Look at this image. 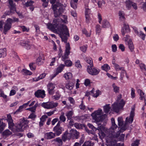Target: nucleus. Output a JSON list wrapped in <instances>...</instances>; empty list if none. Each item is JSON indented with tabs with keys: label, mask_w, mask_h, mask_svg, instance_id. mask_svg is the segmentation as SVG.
I'll use <instances>...</instances> for the list:
<instances>
[{
	"label": "nucleus",
	"mask_w": 146,
	"mask_h": 146,
	"mask_svg": "<svg viewBox=\"0 0 146 146\" xmlns=\"http://www.w3.org/2000/svg\"><path fill=\"white\" fill-rule=\"evenodd\" d=\"M93 143L91 141H87L84 143L82 146H93Z\"/></svg>",
	"instance_id": "a18cd8bd"
},
{
	"label": "nucleus",
	"mask_w": 146,
	"mask_h": 146,
	"mask_svg": "<svg viewBox=\"0 0 146 146\" xmlns=\"http://www.w3.org/2000/svg\"><path fill=\"white\" fill-rule=\"evenodd\" d=\"M98 127L96 128L97 130H98L99 131H101L102 129H104V127L101 124L98 123H97Z\"/></svg>",
	"instance_id": "49530a36"
},
{
	"label": "nucleus",
	"mask_w": 146,
	"mask_h": 146,
	"mask_svg": "<svg viewBox=\"0 0 146 146\" xmlns=\"http://www.w3.org/2000/svg\"><path fill=\"white\" fill-rule=\"evenodd\" d=\"M112 51L113 52H116L117 50V46L116 44H113L111 46Z\"/></svg>",
	"instance_id": "680f3d73"
},
{
	"label": "nucleus",
	"mask_w": 146,
	"mask_h": 146,
	"mask_svg": "<svg viewBox=\"0 0 146 146\" xmlns=\"http://www.w3.org/2000/svg\"><path fill=\"white\" fill-rule=\"evenodd\" d=\"M117 120L118 123V125L119 126H121L123 124V118L122 117H119L117 119Z\"/></svg>",
	"instance_id": "c03bdc74"
},
{
	"label": "nucleus",
	"mask_w": 146,
	"mask_h": 146,
	"mask_svg": "<svg viewBox=\"0 0 146 146\" xmlns=\"http://www.w3.org/2000/svg\"><path fill=\"white\" fill-rule=\"evenodd\" d=\"M119 16L121 20H123L125 19V14L123 11H120L119 13Z\"/></svg>",
	"instance_id": "f704fd0d"
},
{
	"label": "nucleus",
	"mask_w": 146,
	"mask_h": 146,
	"mask_svg": "<svg viewBox=\"0 0 146 146\" xmlns=\"http://www.w3.org/2000/svg\"><path fill=\"white\" fill-rule=\"evenodd\" d=\"M112 125L111 127L109 129L106 130V133H107V141L108 142L110 141V138L114 139H117L120 136V132L117 131L115 132V129L117 126L116 125L114 119L113 118L111 119Z\"/></svg>",
	"instance_id": "f03ea898"
},
{
	"label": "nucleus",
	"mask_w": 146,
	"mask_h": 146,
	"mask_svg": "<svg viewBox=\"0 0 146 146\" xmlns=\"http://www.w3.org/2000/svg\"><path fill=\"white\" fill-rule=\"evenodd\" d=\"M90 15L86 14L85 15V18L86 19V22L87 23H88L90 22L91 20V18L90 16Z\"/></svg>",
	"instance_id": "09e8293b"
},
{
	"label": "nucleus",
	"mask_w": 146,
	"mask_h": 146,
	"mask_svg": "<svg viewBox=\"0 0 146 146\" xmlns=\"http://www.w3.org/2000/svg\"><path fill=\"white\" fill-rule=\"evenodd\" d=\"M73 114V112L71 111H70L67 112L66 114V116L67 117L68 119H71Z\"/></svg>",
	"instance_id": "2f4dec72"
},
{
	"label": "nucleus",
	"mask_w": 146,
	"mask_h": 146,
	"mask_svg": "<svg viewBox=\"0 0 146 146\" xmlns=\"http://www.w3.org/2000/svg\"><path fill=\"white\" fill-rule=\"evenodd\" d=\"M114 67L115 70L117 71H121L124 69V67L120 66L119 64H115Z\"/></svg>",
	"instance_id": "58836bf2"
},
{
	"label": "nucleus",
	"mask_w": 146,
	"mask_h": 146,
	"mask_svg": "<svg viewBox=\"0 0 146 146\" xmlns=\"http://www.w3.org/2000/svg\"><path fill=\"white\" fill-rule=\"evenodd\" d=\"M70 4L71 7L74 9H75L77 8V3L70 1Z\"/></svg>",
	"instance_id": "603ef678"
},
{
	"label": "nucleus",
	"mask_w": 146,
	"mask_h": 146,
	"mask_svg": "<svg viewBox=\"0 0 146 146\" xmlns=\"http://www.w3.org/2000/svg\"><path fill=\"white\" fill-rule=\"evenodd\" d=\"M45 137L47 139H50L54 138L55 136V134L52 132L47 133L45 134Z\"/></svg>",
	"instance_id": "5701e85b"
},
{
	"label": "nucleus",
	"mask_w": 146,
	"mask_h": 146,
	"mask_svg": "<svg viewBox=\"0 0 146 146\" xmlns=\"http://www.w3.org/2000/svg\"><path fill=\"white\" fill-rule=\"evenodd\" d=\"M125 104L123 100H121L120 101V102L118 101V103L115 102L112 105V109L114 111L117 113L119 112V109L123 107Z\"/></svg>",
	"instance_id": "0eeeda50"
},
{
	"label": "nucleus",
	"mask_w": 146,
	"mask_h": 146,
	"mask_svg": "<svg viewBox=\"0 0 146 146\" xmlns=\"http://www.w3.org/2000/svg\"><path fill=\"white\" fill-rule=\"evenodd\" d=\"M74 83L70 82H68L66 84V88L68 89L69 90H72L74 86Z\"/></svg>",
	"instance_id": "b1692460"
},
{
	"label": "nucleus",
	"mask_w": 146,
	"mask_h": 146,
	"mask_svg": "<svg viewBox=\"0 0 146 146\" xmlns=\"http://www.w3.org/2000/svg\"><path fill=\"white\" fill-rule=\"evenodd\" d=\"M12 133L9 130L7 129L4 131L2 133L3 136L4 137L6 138L8 136L11 135Z\"/></svg>",
	"instance_id": "bb28decb"
},
{
	"label": "nucleus",
	"mask_w": 146,
	"mask_h": 146,
	"mask_svg": "<svg viewBox=\"0 0 146 146\" xmlns=\"http://www.w3.org/2000/svg\"><path fill=\"white\" fill-rule=\"evenodd\" d=\"M38 106V103H36L33 107L30 108V111L32 112H35L36 110V108Z\"/></svg>",
	"instance_id": "3c124183"
},
{
	"label": "nucleus",
	"mask_w": 146,
	"mask_h": 146,
	"mask_svg": "<svg viewBox=\"0 0 146 146\" xmlns=\"http://www.w3.org/2000/svg\"><path fill=\"white\" fill-rule=\"evenodd\" d=\"M54 16L56 17L60 16L64 12V9L60 3H57L52 5Z\"/></svg>",
	"instance_id": "39448f33"
},
{
	"label": "nucleus",
	"mask_w": 146,
	"mask_h": 146,
	"mask_svg": "<svg viewBox=\"0 0 146 146\" xmlns=\"http://www.w3.org/2000/svg\"><path fill=\"white\" fill-rule=\"evenodd\" d=\"M110 104H107L104 107V110L105 113H108L110 111L111 108Z\"/></svg>",
	"instance_id": "72a5a7b5"
},
{
	"label": "nucleus",
	"mask_w": 146,
	"mask_h": 146,
	"mask_svg": "<svg viewBox=\"0 0 146 146\" xmlns=\"http://www.w3.org/2000/svg\"><path fill=\"white\" fill-rule=\"evenodd\" d=\"M7 122L8 123L9 128L14 132H17L16 129V124L14 125L13 120Z\"/></svg>",
	"instance_id": "f3484780"
},
{
	"label": "nucleus",
	"mask_w": 146,
	"mask_h": 146,
	"mask_svg": "<svg viewBox=\"0 0 146 146\" xmlns=\"http://www.w3.org/2000/svg\"><path fill=\"white\" fill-rule=\"evenodd\" d=\"M64 77L66 80H68L72 78V75L71 73L68 72L65 74L64 75Z\"/></svg>",
	"instance_id": "7c9ffc66"
},
{
	"label": "nucleus",
	"mask_w": 146,
	"mask_h": 146,
	"mask_svg": "<svg viewBox=\"0 0 146 146\" xmlns=\"http://www.w3.org/2000/svg\"><path fill=\"white\" fill-rule=\"evenodd\" d=\"M48 116L46 115H42L40 118V121L42 122H44L46 120V119L47 118Z\"/></svg>",
	"instance_id": "052dcab7"
},
{
	"label": "nucleus",
	"mask_w": 146,
	"mask_h": 146,
	"mask_svg": "<svg viewBox=\"0 0 146 146\" xmlns=\"http://www.w3.org/2000/svg\"><path fill=\"white\" fill-rule=\"evenodd\" d=\"M53 141L56 142V143L58 146H61L62 145V139L60 137L56 138L53 140Z\"/></svg>",
	"instance_id": "393cba45"
},
{
	"label": "nucleus",
	"mask_w": 146,
	"mask_h": 146,
	"mask_svg": "<svg viewBox=\"0 0 146 146\" xmlns=\"http://www.w3.org/2000/svg\"><path fill=\"white\" fill-rule=\"evenodd\" d=\"M135 90L133 88H132L131 89V98H133L135 97Z\"/></svg>",
	"instance_id": "bf43d9fd"
},
{
	"label": "nucleus",
	"mask_w": 146,
	"mask_h": 146,
	"mask_svg": "<svg viewBox=\"0 0 146 146\" xmlns=\"http://www.w3.org/2000/svg\"><path fill=\"white\" fill-rule=\"evenodd\" d=\"M88 125L90 128L92 129L93 131H96L97 130L96 128L94 126L92 125L89 123L88 124Z\"/></svg>",
	"instance_id": "e2e57ef3"
},
{
	"label": "nucleus",
	"mask_w": 146,
	"mask_h": 146,
	"mask_svg": "<svg viewBox=\"0 0 146 146\" xmlns=\"http://www.w3.org/2000/svg\"><path fill=\"white\" fill-rule=\"evenodd\" d=\"M63 128L62 127H55L53 128V131L55 132L54 133L57 136H59L62 133Z\"/></svg>",
	"instance_id": "aec40b11"
},
{
	"label": "nucleus",
	"mask_w": 146,
	"mask_h": 146,
	"mask_svg": "<svg viewBox=\"0 0 146 146\" xmlns=\"http://www.w3.org/2000/svg\"><path fill=\"white\" fill-rule=\"evenodd\" d=\"M70 44H67L66 46V50L65 53L64 55L62 56V60L63 61H65V60L68 57V56L70 54Z\"/></svg>",
	"instance_id": "4468645a"
},
{
	"label": "nucleus",
	"mask_w": 146,
	"mask_h": 146,
	"mask_svg": "<svg viewBox=\"0 0 146 146\" xmlns=\"http://www.w3.org/2000/svg\"><path fill=\"white\" fill-rule=\"evenodd\" d=\"M87 48V45L82 46L80 48V50L84 52H86Z\"/></svg>",
	"instance_id": "6e6d98bb"
},
{
	"label": "nucleus",
	"mask_w": 146,
	"mask_h": 146,
	"mask_svg": "<svg viewBox=\"0 0 146 146\" xmlns=\"http://www.w3.org/2000/svg\"><path fill=\"white\" fill-rule=\"evenodd\" d=\"M34 3V2L31 0H29L27 1L25 3L26 6L28 7L32 5Z\"/></svg>",
	"instance_id": "de8ad7c7"
},
{
	"label": "nucleus",
	"mask_w": 146,
	"mask_h": 146,
	"mask_svg": "<svg viewBox=\"0 0 146 146\" xmlns=\"http://www.w3.org/2000/svg\"><path fill=\"white\" fill-rule=\"evenodd\" d=\"M73 132L74 133V135L75 138L77 139L78 138L79 135V132L77 131L76 130H74Z\"/></svg>",
	"instance_id": "13d9d810"
},
{
	"label": "nucleus",
	"mask_w": 146,
	"mask_h": 146,
	"mask_svg": "<svg viewBox=\"0 0 146 146\" xmlns=\"http://www.w3.org/2000/svg\"><path fill=\"white\" fill-rule=\"evenodd\" d=\"M72 64H61L59 67L57 68L56 73L53 75L52 77L51 78V80L55 77L59 73H60L63 70L64 66L67 67H70Z\"/></svg>",
	"instance_id": "9d476101"
},
{
	"label": "nucleus",
	"mask_w": 146,
	"mask_h": 146,
	"mask_svg": "<svg viewBox=\"0 0 146 146\" xmlns=\"http://www.w3.org/2000/svg\"><path fill=\"white\" fill-rule=\"evenodd\" d=\"M64 20L60 18L54 19L52 24L48 23L47 24V28L54 33L58 32L62 41L65 43L67 42L69 36L68 30L64 25L67 22V17L63 16Z\"/></svg>",
	"instance_id": "f257e3e1"
},
{
	"label": "nucleus",
	"mask_w": 146,
	"mask_h": 146,
	"mask_svg": "<svg viewBox=\"0 0 146 146\" xmlns=\"http://www.w3.org/2000/svg\"><path fill=\"white\" fill-rule=\"evenodd\" d=\"M82 33L83 34L85 35L86 36H90L91 35L90 32L88 33L87 31L85 29H84L82 30Z\"/></svg>",
	"instance_id": "5fc2aeb1"
},
{
	"label": "nucleus",
	"mask_w": 146,
	"mask_h": 146,
	"mask_svg": "<svg viewBox=\"0 0 146 146\" xmlns=\"http://www.w3.org/2000/svg\"><path fill=\"white\" fill-rule=\"evenodd\" d=\"M35 95L37 98H43L45 96V91L43 90H38L35 92Z\"/></svg>",
	"instance_id": "ddd939ff"
},
{
	"label": "nucleus",
	"mask_w": 146,
	"mask_h": 146,
	"mask_svg": "<svg viewBox=\"0 0 146 146\" xmlns=\"http://www.w3.org/2000/svg\"><path fill=\"white\" fill-rule=\"evenodd\" d=\"M20 44L22 46H25L27 49H29L32 46V45L28 40L20 42Z\"/></svg>",
	"instance_id": "dca6fc26"
},
{
	"label": "nucleus",
	"mask_w": 146,
	"mask_h": 146,
	"mask_svg": "<svg viewBox=\"0 0 146 146\" xmlns=\"http://www.w3.org/2000/svg\"><path fill=\"white\" fill-rule=\"evenodd\" d=\"M135 108H132L130 112V115L129 117H127L126 118L125 122H128L129 123H131L133 121V118L135 116Z\"/></svg>",
	"instance_id": "9b49d317"
},
{
	"label": "nucleus",
	"mask_w": 146,
	"mask_h": 146,
	"mask_svg": "<svg viewBox=\"0 0 146 146\" xmlns=\"http://www.w3.org/2000/svg\"><path fill=\"white\" fill-rule=\"evenodd\" d=\"M61 96V95L58 92H56L55 95L53 96L52 98L53 99L55 100H58L60 98Z\"/></svg>",
	"instance_id": "4c0bfd02"
},
{
	"label": "nucleus",
	"mask_w": 146,
	"mask_h": 146,
	"mask_svg": "<svg viewBox=\"0 0 146 146\" xmlns=\"http://www.w3.org/2000/svg\"><path fill=\"white\" fill-rule=\"evenodd\" d=\"M13 20L11 18H8L5 22L3 29V33L5 35L7 33L11 27Z\"/></svg>",
	"instance_id": "6e6552de"
},
{
	"label": "nucleus",
	"mask_w": 146,
	"mask_h": 146,
	"mask_svg": "<svg viewBox=\"0 0 146 146\" xmlns=\"http://www.w3.org/2000/svg\"><path fill=\"white\" fill-rule=\"evenodd\" d=\"M85 60L86 62L88 64H93L92 58L90 57H86Z\"/></svg>",
	"instance_id": "37998d69"
},
{
	"label": "nucleus",
	"mask_w": 146,
	"mask_h": 146,
	"mask_svg": "<svg viewBox=\"0 0 146 146\" xmlns=\"http://www.w3.org/2000/svg\"><path fill=\"white\" fill-rule=\"evenodd\" d=\"M55 88V85L51 83H49L47 85V88L48 93L52 95L54 92V89Z\"/></svg>",
	"instance_id": "f8f14e48"
},
{
	"label": "nucleus",
	"mask_w": 146,
	"mask_h": 146,
	"mask_svg": "<svg viewBox=\"0 0 146 146\" xmlns=\"http://www.w3.org/2000/svg\"><path fill=\"white\" fill-rule=\"evenodd\" d=\"M87 71L90 74L96 76L99 74L100 70L95 67L93 64H89L87 67Z\"/></svg>",
	"instance_id": "423d86ee"
},
{
	"label": "nucleus",
	"mask_w": 146,
	"mask_h": 146,
	"mask_svg": "<svg viewBox=\"0 0 146 146\" xmlns=\"http://www.w3.org/2000/svg\"><path fill=\"white\" fill-rule=\"evenodd\" d=\"M102 111L101 109H99L92 113L91 115L93 119L97 122L101 121L103 120L107 117V114L102 115Z\"/></svg>",
	"instance_id": "7ed1b4c3"
},
{
	"label": "nucleus",
	"mask_w": 146,
	"mask_h": 146,
	"mask_svg": "<svg viewBox=\"0 0 146 146\" xmlns=\"http://www.w3.org/2000/svg\"><path fill=\"white\" fill-rule=\"evenodd\" d=\"M101 68L102 70H105L106 72L108 71L110 68V66L108 64H104L102 66Z\"/></svg>",
	"instance_id": "c9c22d12"
},
{
	"label": "nucleus",
	"mask_w": 146,
	"mask_h": 146,
	"mask_svg": "<svg viewBox=\"0 0 146 146\" xmlns=\"http://www.w3.org/2000/svg\"><path fill=\"white\" fill-rule=\"evenodd\" d=\"M126 3L127 7L129 9H130L131 7H133L135 9H137V6L136 3H133L132 2L130 1H126Z\"/></svg>",
	"instance_id": "6ab92c4d"
},
{
	"label": "nucleus",
	"mask_w": 146,
	"mask_h": 146,
	"mask_svg": "<svg viewBox=\"0 0 146 146\" xmlns=\"http://www.w3.org/2000/svg\"><path fill=\"white\" fill-rule=\"evenodd\" d=\"M90 80L88 79H87L85 80L84 82V84L86 86H88L90 85Z\"/></svg>",
	"instance_id": "69168bd1"
},
{
	"label": "nucleus",
	"mask_w": 146,
	"mask_h": 146,
	"mask_svg": "<svg viewBox=\"0 0 146 146\" xmlns=\"http://www.w3.org/2000/svg\"><path fill=\"white\" fill-rule=\"evenodd\" d=\"M6 54L5 48L0 49V58L5 57L6 56Z\"/></svg>",
	"instance_id": "cd10ccee"
},
{
	"label": "nucleus",
	"mask_w": 146,
	"mask_h": 146,
	"mask_svg": "<svg viewBox=\"0 0 146 146\" xmlns=\"http://www.w3.org/2000/svg\"><path fill=\"white\" fill-rule=\"evenodd\" d=\"M22 72L23 74L25 75H30L32 74V72L26 69H23Z\"/></svg>",
	"instance_id": "473e14b6"
},
{
	"label": "nucleus",
	"mask_w": 146,
	"mask_h": 146,
	"mask_svg": "<svg viewBox=\"0 0 146 146\" xmlns=\"http://www.w3.org/2000/svg\"><path fill=\"white\" fill-rule=\"evenodd\" d=\"M109 23L106 20H103L102 25V27L103 28H107L110 27Z\"/></svg>",
	"instance_id": "a878e982"
},
{
	"label": "nucleus",
	"mask_w": 146,
	"mask_h": 146,
	"mask_svg": "<svg viewBox=\"0 0 146 146\" xmlns=\"http://www.w3.org/2000/svg\"><path fill=\"white\" fill-rule=\"evenodd\" d=\"M125 42L126 44H127L130 50L132 52L134 49V46L131 40H128V39L126 38L125 39Z\"/></svg>",
	"instance_id": "4be33fe9"
},
{
	"label": "nucleus",
	"mask_w": 146,
	"mask_h": 146,
	"mask_svg": "<svg viewBox=\"0 0 146 146\" xmlns=\"http://www.w3.org/2000/svg\"><path fill=\"white\" fill-rule=\"evenodd\" d=\"M36 63L38 64L44 63V57L42 52L40 53L39 56L36 60Z\"/></svg>",
	"instance_id": "a211bd4d"
},
{
	"label": "nucleus",
	"mask_w": 146,
	"mask_h": 146,
	"mask_svg": "<svg viewBox=\"0 0 146 146\" xmlns=\"http://www.w3.org/2000/svg\"><path fill=\"white\" fill-rule=\"evenodd\" d=\"M42 1L43 2L42 3V5L44 7H46L48 4L49 2L48 0H42Z\"/></svg>",
	"instance_id": "864d4df0"
},
{
	"label": "nucleus",
	"mask_w": 146,
	"mask_h": 146,
	"mask_svg": "<svg viewBox=\"0 0 146 146\" xmlns=\"http://www.w3.org/2000/svg\"><path fill=\"white\" fill-rule=\"evenodd\" d=\"M58 105V103L54 102H47L43 103L42 104V106L47 109H50L56 107Z\"/></svg>",
	"instance_id": "1a4fd4ad"
},
{
	"label": "nucleus",
	"mask_w": 146,
	"mask_h": 146,
	"mask_svg": "<svg viewBox=\"0 0 146 146\" xmlns=\"http://www.w3.org/2000/svg\"><path fill=\"white\" fill-rule=\"evenodd\" d=\"M139 140H136L131 144V146H138L139 144Z\"/></svg>",
	"instance_id": "8fccbe9b"
},
{
	"label": "nucleus",
	"mask_w": 146,
	"mask_h": 146,
	"mask_svg": "<svg viewBox=\"0 0 146 146\" xmlns=\"http://www.w3.org/2000/svg\"><path fill=\"white\" fill-rule=\"evenodd\" d=\"M29 122V121L25 118L20 119L19 123L16 124V129L17 132L23 131L28 128Z\"/></svg>",
	"instance_id": "20e7f679"
},
{
	"label": "nucleus",
	"mask_w": 146,
	"mask_h": 146,
	"mask_svg": "<svg viewBox=\"0 0 146 146\" xmlns=\"http://www.w3.org/2000/svg\"><path fill=\"white\" fill-rule=\"evenodd\" d=\"M96 28L97 33H99L100 32L101 30V28L100 26V25H97L96 26Z\"/></svg>",
	"instance_id": "0e129e2a"
},
{
	"label": "nucleus",
	"mask_w": 146,
	"mask_h": 146,
	"mask_svg": "<svg viewBox=\"0 0 146 146\" xmlns=\"http://www.w3.org/2000/svg\"><path fill=\"white\" fill-rule=\"evenodd\" d=\"M9 7L11 12L14 13L16 11V5L13 2V0H8Z\"/></svg>",
	"instance_id": "2eb2a0df"
},
{
	"label": "nucleus",
	"mask_w": 146,
	"mask_h": 146,
	"mask_svg": "<svg viewBox=\"0 0 146 146\" xmlns=\"http://www.w3.org/2000/svg\"><path fill=\"white\" fill-rule=\"evenodd\" d=\"M95 89L93 88L92 90H91L90 92H87L86 93V94L85 96H88L91 94H93L94 92Z\"/></svg>",
	"instance_id": "4d7b16f0"
},
{
	"label": "nucleus",
	"mask_w": 146,
	"mask_h": 146,
	"mask_svg": "<svg viewBox=\"0 0 146 146\" xmlns=\"http://www.w3.org/2000/svg\"><path fill=\"white\" fill-rule=\"evenodd\" d=\"M138 93L139 94L140 97L139 99L141 100H144L145 99V94L141 90H139L138 91Z\"/></svg>",
	"instance_id": "c85d7f7f"
},
{
	"label": "nucleus",
	"mask_w": 146,
	"mask_h": 146,
	"mask_svg": "<svg viewBox=\"0 0 146 146\" xmlns=\"http://www.w3.org/2000/svg\"><path fill=\"white\" fill-rule=\"evenodd\" d=\"M112 86L113 88L114 91L115 93H119V87L116 86L114 83L112 84Z\"/></svg>",
	"instance_id": "ea45409f"
},
{
	"label": "nucleus",
	"mask_w": 146,
	"mask_h": 146,
	"mask_svg": "<svg viewBox=\"0 0 146 146\" xmlns=\"http://www.w3.org/2000/svg\"><path fill=\"white\" fill-rule=\"evenodd\" d=\"M6 126L5 123L1 122L0 120V132H2Z\"/></svg>",
	"instance_id": "a19ab883"
},
{
	"label": "nucleus",
	"mask_w": 146,
	"mask_h": 146,
	"mask_svg": "<svg viewBox=\"0 0 146 146\" xmlns=\"http://www.w3.org/2000/svg\"><path fill=\"white\" fill-rule=\"evenodd\" d=\"M139 67L142 71L144 72L146 71V67L145 64H139Z\"/></svg>",
	"instance_id": "338daca9"
},
{
	"label": "nucleus",
	"mask_w": 146,
	"mask_h": 146,
	"mask_svg": "<svg viewBox=\"0 0 146 146\" xmlns=\"http://www.w3.org/2000/svg\"><path fill=\"white\" fill-rule=\"evenodd\" d=\"M121 33L123 36L126 33L129 32L130 31V29L128 25L124 24L123 27L121 29Z\"/></svg>",
	"instance_id": "412c9836"
},
{
	"label": "nucleus",
	"mask_w": 146,
	"mask_h": 146,
	"mask_svg": "<svg viewBox=\"0 0 146 146\" xmlns=\"http://www.w3.org/2000/svg\"><path fill=\"white\" fill-rule=\"evenodd\" d=\"M70 136L71 134L70 133H65L62 136V140L64 141H65L67 139H70V138H68V137Z\"/></svg>",
	"instance_id": "c756f323"
},
{
	"label": "nucleus",
	"mask_w": 146,
	"mask_h": 146,
	"mask_svg": "<svg viewBox=\"0 0 146 146\" xmlns=\"http://www.w3.org/2000/svg\"><path fill=\"white\" fill-rule=\"evenodd\" d=\"M119 48L121 49L122 52L124 51L125 50V47L124 45L122 44H120L119 46Z\"/></svg>",
	"instance_id": "774afa93"
},
{
	"label": "nucleus",
	"mask_w": 146,
	"mask_h": 146,
	"mask_svg": "<svg viewBox=\"0 0 146 146\" xmlns=\"http://www.w3.org/2000/svg\"><path fill=\"white\" fill-rule=\"evenodd\" d=\"M101 92L99 90H97L96 91V93L93 94L92 95L93 97L94 98H97L99 95L101 94Z\"/></svg>",
	"instance_id": "79ce46f5"
},
{
	"label": "nucleus",
	"mask_w": 146,
	"mask_h": 146,
	"mask_svg": "<svg viewBox=\"0 0 146 146\" xmlns=\"http://www.w3.org/2000/svg\"><path fill=\"white\" fill-rule=\"evenodd\" d=\"M137 35L143 40H145V35L142 31H140L139 32V34Z\"/></svg>",
	"instance_id": "e433bc0d"
}]
</instances>
